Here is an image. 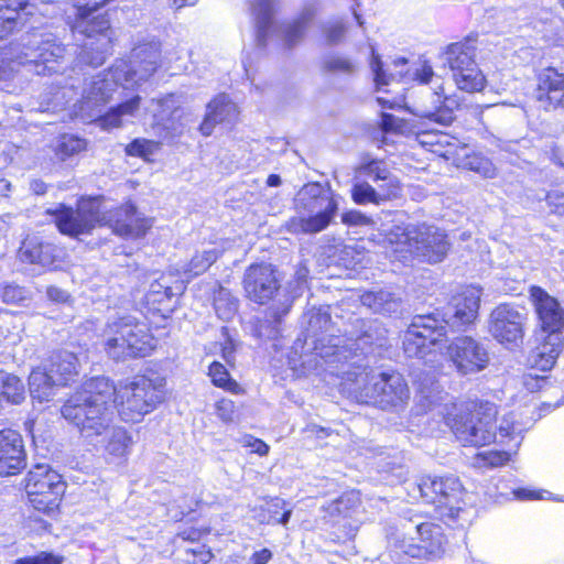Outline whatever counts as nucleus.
Masks as SVG:
<instances>
[{"label":"nucleus","instance_id":"35","mask_svg":"<svg viewBox=\"0 0 564 564\" xmlns=\"http://www.w3.org/2000/svg\"><path fill=\"white\" fill-rule=\"evenodd\" d=\"M436 99L433 109H425L422 116L432 119L442 124L449 126L454 120L453 109L457 107V102L453 98L444 97L443 88L437 87L433 94Z\"/></svg>","mask_w":564,"mask_h":564},{"label":"nucleus","instance_id":"18","mask_svg":"<svg viewBox=\"0 0 564 564\" xmlns=\"http://www.w3.org/2000/svg\"><path fill=\"white\" fill-rule=\"evenodd\" d=\"M48 213L54 215L58 230L73 238L90 234L97 225L105 220L101 214V202L97 197L82 198L76 209L61 205Z\"/></svg>","mask_w":564,"mask_h":564},{"label":"nucleus","instance_id":"47","mask_svg":"<svg viewBox=\"0 0 564 564\" xmlns=\"http://www.w3.org/2000/svg\"><path fill=\"white\" fill-rule=\"evenodd\" d=\"M183 290L182 285L175 288L167 286L162 282H154L151 284L148 301L152 303H163L164 301H171L177 293Z\"/></svg>","mask_w":564,"mask_h":564},{"label":"nucleus","instance_id":"55","mask_svg":"<svg viewBox=\"0 0 564 564\" xmlns=\"http://www.w3.org/2000/svg\"><path fill=\"white\" fill-rule=\"evenodd\" d=\"M339 251V260L343 262L345 267L355 265L360 261V253L356 251V248L352 246H340L338 248Z\"/></svg>","mask_w":564,"mask_h":564},{"label":"nucleus","instance_id":"19","mask_svg":"<svg viewBox=\"0 0 564 564\" xmlns=\"http://www.w3.org/2000/svg\"><path fill=\"white\" fill-rule=\"evenodd\" d=\"M525 322V314L517 307L500 304L490 313L488 330L498 343L519 347L523 341Z\"/></svg>","mask_w":564,"mask_h":564},{"label":"nucleus","instance_id":"10","mask_svg":"<svg viewBox=\"0 0 564 564\" xmlns=\"http://www.w3.org/2000/svg\"><path fill=\"white\" fill-rule=\"evenodd\" d=\"M68 1L76 10V21L73 25V32L87 37L78 55L79 61L94 67L102 65L110 47V37L107 35L110 23L104 14L91 15L109 0Z\"/></svg>","mask_w":564,"mask_h":564},{"label":"nucleus","instance_id":"22","mask_svg":"<svg viewBox=\"0 0 564 564\" xmlns=\"http://www.w3.org/2000/svg\"><path fill=\"white\" fill-rule=\"evenodd\" d=\"M408 61L403 57L397 58L393 61L392 66L393 70H390L389 74L382 67V62L379 56L375 54L372 51V59L370 62V67L373 73V79L376 86L381 88L390 83V80H401L406 75L411 78L419 80L421 84H427L432 80L434 76V72L431 65L426 62H422L416 65L414 68L404 72V67L406 66Z\"/></svg>","mask_w":564,"mask_h":564},{"label":"nucleus","instance_id":"63","mask_svg":"<svg viewBox=\"0 0 564 564\" xmlns=\"http://www.w3.org/2000/svg\"><path fill=\"white\" fill-rule=\"evenodd\" d=\"M246 446L250 447L253 453H257L261 456L267 455L269 452V446L259 438H248L246 441Z\"/></svg>","mask_w":564,"mask_h":564},{"label":"nucleus","instance_id":"37","mask_svg":"<svg viewBox=\"0 0 564 564\" xmlns=\"http://www.w3.org/2000/svg\"><path fill=\"white\" fill-rule=\"evenodd\" d=\"M364 305L375 313L391 314L398 312L400 302L392 293L386 290L367 292L361 296Z\"/></svg>","mask_w":564,"mask_h":564},{"label":"nucleus","instance_id":"53","mask_svg":"<svg viewBox=\"0 0 564 564\" xmlns=\"http://www.w3.org/2000/svg\"><path fill=\"white\" fill-rule=\"evenodd\" d=\"M540 107L547 111L561 110L564 112V88L553 93L550 98L540 104Z\"/></svg>","mask_w":564,"mask_h":564},{"label":"nucleus","instance_id":"21","mask_svg":"<svg viewBox=\"0 0 564 564\" xmlns=\"http://www.w3.org/2000/svg\"><path fill=\"white\" fill-rule=\"evenodd\" d=\"M243 288L251 301L264 304L278 292L280 284L273 267L261 263L246 270Z\"/></svg>","mask_w":564,"mask_h":564},{"label":"nucleus","instance_id":"5","mask_svg":"<svg viewBox=\"0 0 564 564\" xmlns=\"http://www.w3.org/2000/svg\"><path fill=\"white\" fill-rule=\"evenodd\" d=\"M308 335L314 338V354L323 359L326 364H344L352 355V350H365L368 347H382L386 340V330L380 328L376 322L368 323L357 321L364 328L362 333L357 335L350 344H341L338 337L329 334L333 330L330 315L327 308H312L307 312Z\"/></svg>","mask_w":564,"mask_h":564},{"label":"nucleus","instance_id":"56","mask_svg":"<svg viewBox=\"0 0 564 564\" xmlns=\"http://www.w3.org/2000/svg\"><path fill=\"white\" fill-rule=\"evenodd\" d=\"M345 25L341 22H335L324 28L326 40L330 44H335L341 40L345 34Z\"/></svg>","mask_w":564,"mask_h":564},{"label":"nucleus","instance_id":"25","mask_svg":"<svg viewBox=\"0 0 564 564\" xmlns=\"http://www.w3.org/2000/svg\"><path fill=\"white\" fill-rule=\"evenodd\" d=\"M358 171L360 174L368 176L375 184L381 202H387L400 196V181L390 172L382 161L370 160L369 162L362 163Z\"/></svg>","mask_w":564,"mask_h":564},{"label":"nucleus","instance_id":"48","mask_svg":"<svg viewBox=\"0 0 564 564\" xmlns=\"http://www.w3.org/2000/svg\"><path fill=\"white\" fill-rule=\"evenodd\" d=\"M324 67L330 73L343 75H350L355 73L357 68L356 64L350 58L340 55L327 57L324 62Z\"/></svg>","mask_w":564,"mask_h":564},{"label":"nucleus","instance_id":"52","mask_svg":"<svg viewBox=\"0 0 564 564\" xmlns=\"http://www.w3.org/2000/svg\"><path fill=\"white\" fill-rule=\"evenodd\" d=\"M545 200L552 213L564 216V193L551 191L546 194Z\"/></svg>","mask_w":564,"mask_h":564},{"label":"nucleus","instance_id":"14","mask_svg":"<svg viewBox=\"0 0 564 564\" xmlns=\"http://www.w3.org/2000/svg\"><path fill=\"white\" fill-rule=\"evenodd\" d=\"M395 549L413 558H441L447 545V539L441 525L433 522L401 523V527L390 538Z\"/></svg>","mask_w":564,"mask_h":564},{"label":"nucleus","instance_id":"50","mask_svg":"<svg viewBox=\"0 0 564 564\" xmlns=\"http://www.w3.org/2000/svg\"><path fill=\"white\" fill-rule=\"evenodd\" d=\"M0 299L7 304H20L28 299V292L14 284L0 286Z\"/></svg>","mask_w":564,"mask_h":564},{"label":"nucleus","instance_id":"23","mask_svg":"<svg viewBox=\"0 0 564 564\" xmlns=\"http://www.w3.org/2000/svg\"><path fill=\"white\" fill-rule=\"evenodd\" d=\"M26 466L24 442L20 433L11 429L0 431V476L19 474Z\"/></svg>","mask_w":564,"mask_h":564},{"label":"nucleus","instance_id":"16","mask_svg":"<svg viewBox=\"0 0 564 564\" xmlns=\"http://www.w3.org/2000/svg\"><path fill=\"white\" fill-rule=\"evenodd\" d=\"M476 50L469 43H452L442 54L444 65L448 66L458 89L467 93L480 91L486 77L475 61Z\"/></svg>","mask_w":564,"mask_h":564},{"label":"nucleus","instance_id":"51","mask_svg":"<svg viewBox=\"0 0 564 564\" xmlns=\"http://www.w3.org/2000/svg\"><path fill=\"white\" fill-rule=\"evenodd\" d=\"M64 556L52 552H40L14 561V564H63Z\"/></svg>","mask_w":564,"mask_h":564},{"label":"nucleus","instance_id":"20","mask_svg":"<svg viewBox=\"0 0 564 564\" xmlns=\"http://www.w3.org/2000/svg\"><path fill=\"white\" fill-rule=\"evenodd\" d=\"M447 355L456 371L463 376L484 370L490 360L485 345L470 336L456 337L448 345Z\"/></svg>","mask_w":564,"mask_h":564},{"label":"nucleus","instance_id":"54","mask_svg":"<svg viewBox=\"0 0 564 564\" xmlns=\"http://www.w3.org/2000/svg\"><path fill=\"white\" fill-rule=\"evenodd\" d=\"M341 221L348 226H365L371 223V219L359 210H349L341 215Z\"/></svg>","mask_w":564,"mask_h":564},{"label":"nucleus","instance_id":"17","mask_svg":"<svg viewBox=\"0 0 564 564\" xmlns=\"http://www.w3.org/2000/svg\"><path fill=\"white\" fill-rule=\"evenodd\" d=\"M25 481V490L34 509L51 514L58 508L65 484L48 465H35Z\"/></svg>","mask_w":564,"mask_h":564},{"label":"nucleus","instance_id":"2","mask_svg":"<svg viewBox=\"0 0 564 564\" xmlns=\"http://www.w3.org/2000/svg\"><path fill=\"white\" fill-rule=\"evenodd\" d=\"M480 296L481 289L469 285L453 297L442 319L435 315L415 316L404 334V352L424 358L445 339L446 326L459 329L471 324L478 315Z\"/></svg>","mask_w":564,"mask_h":564},{"label":"nucleus","instance_id":"42","mask_svg":"<svg viewBox=\"0 0 564 564\" xmlns=\"http://www.w3.org/2000/svg\"><path fill=\"white\" fill-rule=\"evenodd\" d=\"M236 112V106L226 95H219L207 106V113L214 122L229 120Z\"/></svg>","mask_w":564,"mask_h":564},{"label":"nucleus","instance_id":"11","mask_svg":"<svg viewBox=\"0 0 564 564\" xmlns=\"http://www.w3.org/2000/svg\"><path fill=\"white\" fill-rule=\"evenodd\" d=\"M339 208L338 199L318 183H308L295 198L296 216L288 221L293 234H317L328 227Z\"/></svg>","mask_w":564,"mask_h":564},{"label":"nucleus","instance_id":"12","mask_svg":"<svg viewBox=\"0 0 564 564\" xmlns=\"http://www.w3.org/2000/svg\"><path fill=\"white\" fill-rule=\"evenodd\" d=\"M165 379L156 373L140 375L120 382L116 388L115 403L124 422H139L165 398Z\"/></svg>","mask_w":564,"mask_h":564},{"label":"nucleus","instance_id":"29","mask_svg":"<svg viewBox=\"0 0 564 564\" xmlns=\"http://www.w3.org/2000/svg\"><path fill=\"white\" fill-rule=\"evenodd\" d=\"M44 367L55 377L57 384L66 386L78 375V360L75 354L59 350L50 357Z\"/></svg>","mask_w":564,"mask_h":564},{"label":"nucleus","instance_id":"39","mask_svg":"<svg viewBox=\"0 0 564 564\" xmlns=\"http://www.w3.org/2000/svg\"><path fill=\"white\" fill-rule=\"evenodd\" d=\"M223 251L217 247H210L202 251H197L191 261L186 264L184 272L189 273L192 276L204 273L217 259Z\"/></svg>","mask_w":564,"mask_h":564},{"label":"nucleus","instance_id":"1","mask_svg":"<svg viewBox=\"0 0 564 564\" xmlns=\"http://www.w3.org/2000/svg\"><path fill=\"white\" fill-rule=\"evenodd\" d=\"M419 397L425 409H440L438 413L443 415L446 425L464 446H486L495 442L497 435L501 443H505L506 438L513 442L511 447L514 449L521 444L522 430L516 423L513 414L503 416L497 427V409L491 403L477 405L469 401H456L444 392L433 378L419 381Z\"/></svg>","mask_w":564,"mask_h":564},{"label":"nucleus","instance_id":"4","mask_svg":"<svg viewBox=\"0 0 564 564\" xmlns=\"http://www.w3.org/2000/svg\"><path fill=\"white\" fill-rule=\"evenodd\" d=\"M115 394L116 388L108 378H91L64 403L61 413L83 438L94 443L113 424Z\"/></svg>","mask_w":564,"mask_h":564},{"label":"nucleus","instance_id":"44","mask_svg":"<svg viewBox=\"0 0 564 564\" xmlns=\"http://www.w3.org/2000/svg\"><path fill=\"white\" fill-rule=\"evenodd\" d=\"M160 142L148 139H134L126 147V153L130 156H139L149 161L150 156L158 152Z\"/></svg>","mask_w":564,"mask_h":564},{"label":"nucleus","instance_id":"28","mask_svg":"<svg viewBox=\"0 0 564 564\" xmlns=\"http://www.w3.org/2000/svg\"><path fill=\"white\" fill-rule=\"evenodd\" d=\"M152 226L150 218L141 217L132 204L121 206L116 213L113 231L122 237L139 238Z\"/></svg>","mask_w":564,"mask_h":564},{"label":"nucleus","instance_id":"61","mask_svg":"<svg viewBox=\"0 0 564 564\" xmlns=\"http://www.w3.org/2000/svg\"><path fill=\"white\" fill-rule=\"evenodd\" d=\"M480 165H473V171L481 174L485 177H495L497 174L496 167L494 164L488 160H480Z\"/></svg>","mask_w":564,"mask_h":564},{"label":"nucleus","instance_id":"43","mask_svg":"<svg viewBox=\"0 0 564 564\" xmlns=\"http://www.w3.org/2000/svg\"><path fill=\"white\" fill-rule=\"evenodd\" d=\"M208 375L216 387L234 393H238L240 391L239 384L230 378L227 369L220 362H213L209 366Z\"/></svg>","mask_w":564,"mask_h":564},{"label":"nucleus","instance_id":"33","mask_svg":"<svg viewBox=\"0 0 564 564\" xmlns=\"http://www.w3.org/2000/svg\"><path fill=\"white\" fill-rule=\"evenodd\" d=\"M316 12L315 4H306L295 20L283 25V39L289 47L297 44L303 39L307 25L314 19Z\"/></svg>","mask_w":564,"mask_h":564},{"label":"nucleus","instance_id":"60","mask_svg":"<svg viewBox=\"0 0 564 564\" xmlns=\"http://www.w3.org/2000/svg\"><path fill=\"white\" fill-rule=\"evenodd\" d=\"M404 122L390 113H382L381 127L384 131L399 132L402 130Z\"/></svg>","mask_w":564,"mask_h":564},{"label":"nucleus","instance_id":"27","mask_svg":"<svg viewBox=\"0 0 564 564\" xmlns=\"http://www.w3.org/2000/svg\"><path fill=\"white\" fill-rule=\"evenodd\" d=\"M93 444L101 445L108 460H126L131 452L133 438L124 427L111 424V427Z\"/></svg>","mask_w":564,"mask_h":564},{"label":"nucleus","instance_id":"41","mask_svg":"<svg viewBox=\"0 0 564 564\" xmlns=\"http://www.w3.org/2000/svg\"><path fill=\"white\" fill-rule=\"evenodd\" d=\"M286 502L281 498H272L267 503L268 516H260L259 521L262 523H281L285 525L292 514L291 509H285Z\"/></svg>","mask_w":564,"mask_h":564},{"label":"nucleus","instance_id":"6","mask_svg":"<svg viewBox=\"0 0 564 564\" xmlns=\"http://www.w3.org/2000/svg\"><path fill=\"white\" fill-rule=\"evenodd\" d=\"M65 47L52 34L32 33L21 45L0 52V80H10L20 72L46 75L58 70Z\"/></svg>","mask_w":564,"mask_h":564},{"label":"nucleus","instance_id":"46","mask_svg":"<svg viewBox=\"0 0 564 564\" xmlns=\"http://www.w3.org/2000/svg\"><path fill=\"white\" fill-rule=\"evenodd\" d=\"M86 141L73 134H64L61 137L56 151L57 154L65 160L80 151L85 150Z\"/></svg>","mask_w":564,"mask_h":564},{"label":"nucleus","instance_id":"26","mask_svg":"<svg viewBox=\"0 0 564 564\" xmlns=\"http://www.w3.org/2000/svg\"><path fill=\"white\" fill-rule=\"evenodd\" d=\"M61 254L62 251L56 246L44 242L37 237H28L19 249L21 261L50 270L58 267Z\"/></svg>","mask_w":564,"mask_h":564},{"label":"nucleus","instance_id":"40","mask_svg":"<svg viewBox=\"0 0 564 564\" xmlns=\"http://www.w3.org/2000/svg\"><path fill=\"white\" fill-rule=\"evenodd\" d=\"M214 308L220 319L230 321L238 310L237 300L231 295L229 290L219 286L214 294Z\"/></svg>","mask_w":564,"mask_h":564},{"label":"nucleus","instance_id":"57","mask_svg":"<svg viewBox=\"0 0 564 564\" xmlns=\"http://www.w3.org/2000/svg\"><path fill=\"white\" fill-rule=\"evenodd\" d=\"M481 457L488 466L498 467L506 464L509 460L510 454L507 452L490 451L481 454Z\"/></svg>","mask_w":564,"mask_h":564},{"label":"nucleus","instance_id":"7","mask_svg":"<svg viewBox=\"0 0 564 564\" xmlns=\"http://www.w3.org/2000/svg\"><path fill=\"white\" fill-rule=\"evenodd\" d=\"M380 236L383 246L390 249L400 261H405L413 256L429 263H437L445 258L449 247L446 234L426 224L395 223L384 227Z\"/></svg>","mask_w":564,"mask_h":564},{"label":"nucleus","instance_id":"58","mask_svg":"<svg viewBox=\"0 0 564 564\" xmlns=\"http://www.w3.org/2000/svg\"><path fill=\"white\" fill-rule=\"evenodd\" d=\"M437 135L438 131H423L417 133L416 139L421 145L429 148V150L434 153H438Z\"/></svg>","mask_w":564,"mask_h":564},{"label":"nucleus","instance_id":"64","mask_svg":"<svg viewBox=\"0 0 564 564\" xmlns=\"http://www.w3.org/2000/svg\"><path fill=\"white\" fill-rule=\"evenodd\" d=\"M189 552L195 556L193 564H207L213 558L209 550H191Z\"/></svg>","mask_w":564,"mask_h":564},{"label":"nucleus","instance_id":"62","mask_svg":"<svg viewBox=\"0 0 564 564\" xmlns=\"http://www.w3.org/2000/svg\"><path fill=\"white\" fill-rule=\"evenodd\" d=\"M468 151L469 149L466 145H462L460 152H463V154L460 156L464 158V161L460 162V164L473 171V165H480V160H485L486 158L477 154L470 155Z\"/></svg>","mask_w":564,"mask_h":564},{"label":"nucleus","instance_id":"13","mask_svg":"<svg viewBox=\"0 0 564 564\" xmlns=\"http://www.w3.org/2000/svg\"><path fill=\"white\" fill-rule=\"evenodd\" d=\"M104 336L105 350L115 360L147 356L156 346L148 325L132 316L108 322Z\"/></svg>","mask_w":564,"mask_h":564},{"label":"nucleus","instance_id":"49","mask_svg":"<svg viewBox=\"0 0 564 564\" xmlns=\"http://www.w3.org/2000/svg\"><path fill=\"white\" fill-rule=\"evenodd\" d=\"M460 145H459V142L457 139L446 134V133H443V132H440L438 131V135H437V149H440V152L438 154L446 158V159H451V158H459L460 156Z\"/></svg>","mask_w":564,"mask_h":564},{"label":"nucleus","instance_id":"3","mask_svg":"<svg viewBox=\"0 0 564 564\" xmlns=\"http://www.w3.org/2000/svg\"><path fill=\"white\" fill-rule=\"evenodd\" d=\"M160 58L158 43L139 45L132 51L129 64L122 63L109 72L94 77L84 88L79 111L84 118L101 113L117 86L133 88L148 80L156 70Z\"/></svg>","mask_w":564,"mask_h":564},{"label":"nucleus","instance_id":"38","mask_svg":"<svg viewBox=\"0 0 564 564\" xmlns=\"http://www.w3.org/2000/svg\"><path fill=\"white\" fill-rule=\"evenodd\" d=\"M0 397L11 404L22 403L25 399V389L21 379L0 370Z\"/></svg>","mask_w":564,"mask_h":564},{"label":"nucleus","instance_id":"32","mask_svg":"<svg viewBox=\"0 0 564 564\" xmlns=\"http://www.w3.org/2000/svg\"><path fill=\"white\" fill-rule=\"evenodd\" d=\"M140 97L135 96L126 102L120 104L116 108H111L107 113L100 116L98 113L94 118H88L89 120L96 122L104 130H111L115 128H119L122 126V117L132 116L135 110L139 108Z\"/></svg>","mask_w":564,"mask_h":564},{"label":"nucleus","instance_id":"36","mask_svg":"<svg viewBox=\"0 0 564 564\" xmlns=\"http://www.w3.org/2000/svg\"><path fill=\"white\" fill-rule=\"evenodd\" d=\"M26 0H0V40L7 37L18 24L19 10H26Z\"/></svg>","mask_w":564,"mask_h":564},{"label":"nucleus","instance_id":"59","mask_svg":"<svg viewBox=\"0 0 564 564\" xmlns=\"http://www.w3.org/2000/svg\"><path fill=\"white\" fill-rule=\"evenodd\" d=\"M217 415L225 422H230L234 419L235 405L231 400L221 399L216 404Z\"/></svg>","mask_w":564,"mask_h":564},{"label":"nucleus","instance_id":"24","mask_svg":"<svg viewBox=\"0 0 564 564\" xmlns=\"http://www.w3.org/2000/svg\"><path fill=\"white\" fill-rule=\"evenodd\" d=\"M152 111L154 117V128L156 134L161 138H173L183 132L182 110L177 105L174 95H169L162 99L152 101Z\"/></svg>","mask_w":564,"mask_h":564},{"label":"nucleus","instance_id":"34","mask_svg":"<svg viewBox=\"0 0 564 564\" xmlns=\"http://www.w3.org/2000/svg\"><path fill=\"white\" fill-rule=\"evenodd\" d=\"M558 89H564V73L558 72L554 67L543 68L538 74L534 93L539 105L550 98V96Z\"/></svg>","mask_w":564,"mask_h":564},{"label":"nucleus","instance_id":"15","mask_svg":"<svg viewBox=\"0 0 564 564\" xmlns=\"http://www.w3.org/2000/svg\"><path fill=\"white\" fill-rule=\"evenodd\" d=\"M417 488L424 501L435 506L442 520L455 522L465 513L462 507L464 488L457 477L424 476L417 482Z\"/></svg>","mask_w":564,"mask_h":564},{"label":"nucleus","instance_id":"30","mask_svg":"<svg viewBox=\"0 0 564 564\" xmlns=\"http://www.w3.org/2000/svg\"><path fill=\"white\" fill-rule=\"evenodd\" d=\"M59 386L44 365L33 369L29 376L30 394L40 402L48 401L54 395L55 388Z\"/></svg>","mask_w":564,"mask_h":564},{"label":"nucleus","instance_id":"8","mask_svg":"<svg viewBox=\"0 0 564 564\" xmlns=\"http://www.w3.org/2000/svg\"><path fill=\"white\" fill-rule=\"evenodd\" d=\"M530 297L542 330L541 343L532 351L530 362L533 368L547 371L553 368L563 349L564 308L555 297L539 286L530 289Z\"/></svg>","mask_w":564,"mask_h":564},{"label":"nucleus","instance_id":"31","mask_svg":"<svg viewBox=\"0 0 564 564\" xmlns=\"http://www.w3.org/2000/svg\"><path fill=\"white\" fill-rule=\"evenodd\" d=\"M275 0H252V12L256 18L257 42L264 45L265 39L274 28L273 11Z\"/></svg>","mask_w":564,"mask_h":564},{"label":"nucleus","instance_id":"9","mask_svg":"<svg viewBox=\"0 0 564 564\" xmlns=\"http://www.w3.org/2000/svg\"><path fill=\"white\" fill-rule=\"evenodd\" d=\"M348 380L356 382L357 400L362 403L373 404L382 410L399 411L410 400V389L399 372H345Z\"/></svg>","mask_w":564,"mask_h":564},{"label":"nucleus","instance_id":"45","mask_svg":"<svg viewBox=\"0 0 564 564\" xmlns=\"http://www.w3.org/2000/svg\"><path fill=\"white\" fill-rule=\"evenodd\" d=\"M351 196L354 202L360 205L382 203L376 187L367 182H357L351 189Z\"/></svg>","mask_w":564,"mask_h":564}]
</instances>
